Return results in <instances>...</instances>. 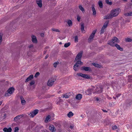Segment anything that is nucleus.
I'll return each instance as SVG.
<instances>
[{
	"instance_id": "1",
	"label": "nucleus",
	"mask_w": 132,
	"mask_h": 132,
	"mask_svg": "<svg viewBox=\"0 0 132 132\" xmlns=\"http://www.w3.org/2000/svg\"><path fill=\"white\" fill-rule=\"evenodd\" d=\"M121 10L119 8L111 10L110 14H108L104 18V19H110L112 18L113 17L118 16L121 12Z\"/></svg>"
},
{
	"instance_id": "2",
	"label": "nucleus",
	"mask_w": 132,
	"mask_h": 132,
	"mask_svg": "<svg viewBox=\"0 0 132 132\" xmlns=\"http://www.w3.org/2000/svg\"><path fill=\"white\" fill-rule=\"evenodd\" d=\"M56 80V79L55 78H50L47 81V85L50 87L52 86Z\"/></svg>"
},
{
	"instance_id": "3",
	"label": "nucleus",
	"mask_w": 132,
	"mask_h": 132,
	"mask_svg": "<svg viewBox=\"0 0 132 132\" xmlns=\"http://www.w3.org/2000/svg\"><path fill=\"white\" fill-rule=\"evenodd\" d=\"M14 88H13L11 87L9 88L7 91L5 93V95L6 96H10L13 92Z\"/></svg>"
},
{
	"instance_id": "4",
	"label": "nucleus",
	"mask_w": 132,
	"mask_h": 132,
	"mask_svg": "<svg viewBox=\"0 0 132 132\" xmlns=\"http://www.w3.org/2000/svg\"><path fill=\"white\" fill-rule=\"evenodd\" d=\"M38 112V110H35L31 112L28 115L30 116V117L33 118L35 115L37 114Z\"/></svg>"
},
{
	"instance_id": "5",
	"label": "nucleus",
	"mask_w": 132,
	"mask_h": 132,
	"mask_svg": "<svg viewBox=\"0 0 132 132\" xmlns=\"http://www.w3.org/2000/svg\"><path fill=\"white\" fill-rule=\"evenodd\" d=\"M102 91V87H96V88L95 90V91L93 92V93L94 94H99L101 93Z\"/></svg>"
},
{
	"instance_id": "6",
	"label": "nucleus",
	"mask_w": 132,
	"mask_h": 132,
	"mask_svg": "<svg viewBox=\"0 0 132 132\" xmlns=\"http://www.w3.org/2000/svg\"><path fill=\"white\" fill-rule=\"evenodd\" d=\"M83 51H81L76 56L75 61H77L78 60H80L82 56Z\"/></svg>"
},
{
	"instance_id": "7",
	"label": "nucleus",
	"mask_w": 132,
	"mask_h": 132,
	"mask_svg": "<svg viewBox=\"0 0 132 132\" xmlns=\"http://www.w3.org/2000/svg\"><path fill=\"white\" fill-rule=\"evenodd\" d=\"M94 86H92V89H88L86 91L85 93L86 94L89 95L91 94L92 93V91L94 90Z\"/></svg>"
},
{
	"instance_id": "8",
	"label": "nucleus",
	"mask_w": 132,
	"mask_h": 132,
	"mask_svg": "<svg viewBox=\"0 0 132 132\" xmlns=\"http://www.w3.org/2000/svg\"><path fill=\"white\" fill-rule=\"evenodd\" d=\"M96 30H93L88 38L89 40H92L93 39L95 34L96 32Z\"/></svg>"
},
{
	"instance_id": "9",
	"label": "nucleus",
	"mask_w": 132,
	"mask_h": 132,
	"mask_svg": "<svg viewBox=\"0 0 132 132\" xmlns=\"http://www.w3.org/2000/svg\"><path fill=\"white\" fill-rule=\"evenodd\" d=\"M81 70H84L86 71H91V69L90 68L88 67H82L81 68Z\"/></svg>"
},
{
	"instance_id": "10",
	"label": "nucleus",
	"mask_w": 132,
	"mask_h": 132,
	"mask_svg": "<svg viewBox=\"0 0 132 132\" xmlns=\"http://www.w3.org/2000/svg\"><path fill=\"white\" fill-rule=\"evenodd\" d=\"M23 114L18 115L14 118V121H16L17 120L20 119L21 118L23 117Z\"/></svg>"
},
{
	"instance_id": "11",
	"label": "nucleus",
	"mask_w": 132,
	"mask_h": 132,
	"mask_svg": "<svg viewBox=\"0 0 132 132\" xmlns=\"http://www.w3.org/2000/svg\"><path fill=\"white\" fill-rule=\"evenodd\" d=\"M42 0H36V3L40 7H42Z\"/></svg>"
},
{
	"instance_id": "12",
	"label": "nucleus",
	"mask_w": 132,
	"mask_h": 132,
	"mask_svg": "<svg viewBox=\"0 0 132 132\" xmlns=\"http://www.w3.org/2000/svg\"><path fill=\"white\" fill-rule=\"evenodd\" d=\"M92 9L93 12V14L94 15H95L96 14V11L94 7V4H92Z\"/></svg>"
},
{
	"instance_id": "13",
	"label": "nucleus",
	"mask_w": 132,
	"mask_h": 132,
	"mask_svg": "<svg viewBox=\"0 0 132 132\" xmlns=\"http://www.w3.org/2000/svg\"><path fill=\"white\" fill-rule=\"evenodd\" d=\"M34 78V76L32 75H30L26 79L25 82H27L31 80Z\"/></svg>"
},
{
	"instance_id": "14",
	"label": "nucleus",
	"mask_w": 132,
	"mask_h": 132,
	"mask_svg": "<svg viewBox=\"0 0 132 132\" xmlns=\"http://www.w3.org/2000/svg\"><path fill=\"white\" fill-rule=\"evenodd\" d=\"M12 130L11 127H9L8 128L5 127L3 129V130L5 132H11Z\"/></svg>"
},
{
	"instance_id": "15",
	"label": "nucleus",
	"mask_w": 132,
	"mask_h": 132,
	"mask_svg": "<svg viewBox=\"0 0 132 132\" xmlns=\"http://www.w3.org/2000/svg\"><path fill=\"white\" fill-rule=\"evenodd\" d=\"M80 66L79 65L75 64L73 66V69L75 71H77L78 70L79 67Z\"/></svg>"
},
{
	"instance_id": "16",
	"label": "nucleus",
	"mask_w": 132,
	"mask_h": 132,
	"mask_svg": "<svg viewBox=\"0 0 132 132\" xmlns=\"http://www.w3.org/2000/svg\"><path fill=\"white\" fill-rule=\"evenodd\" d=\"M115 46L116 47L117 49L119 50L122 51H123V48H122L118 44H115Z\"/></svg>"
},
{
	"instance_id": "17",
	"label": "nucleus",
	"mask_w": 132,
	"mask_h": 132,
	"mask_svg": "<svg viewBox=\"0 0 132 132\" xmlns=\"http://www.w3.org/2000/svg\"><path fill=\"white\" fill-rule=\"evenodd\" d=\"M81 29L82 32L83 33H85V31L84 30V23H81Z\"/></svg>"
},
{
	"instance_id": "18",
	"label": "nucleus",
	"mask_w": 132,
	"mask_h": 132,
	"mask_svg": "<svg viewBox=\"0 0 132 132\" xmlns=\"http://www.w3.org/2000/svg\"><path fill=\"white\" fill-rule=\"evenodd\" d=\"M50 118L51 116L50 115H48L47 116L45 120V122L47 123L49 121H50Z\"/></svg>"
},
{
	"instance_id": "19",
	"label": "nucleus",
	"mask_w": 132,
	"mask_h": 132,
	"mask_svg": "<svg viewBox=\"0 0 132 132\" xmlns=\"http://www.w3.org/2000/svg\"><path fill=\"white\" fill-rule=\"evenodd\" d=\"M55 128L54 126L53 125L50 126L49 127V130L52 132L55 131L54 130Z\"/></svg>"
},
{
	"instance_id": "20",
	"label": "nucleus",
	"mask_w": 132,
	"mask_h": 132,
	"mask_svg": "<svg viewBox=\"0 0 132 132\" xmlns=\"http://www.w3.org/2000/svg\"><path fill=\"white\" fill-rule=\"evenodd\" d=\"M82 97V95L80 94H79L76 95V98L77 100H80L81 99Z\"/></svg>"
},
{
	"instance_id": "21",
	"label": "nucleus",
	"mask_w": 132,
	"mask_h": 132,
	"mask_svg": "<svg viewBox=\"0 0 132 132\" xmlns=\"http://www.w3.org/2000/svg\"><path fill=\"white\" fill-rule=\"evenodd\" d=\"M32 41H37L36 37L34 35H32L31 36Z\"/></svg>"
},
{
	"instance_id": "22",
	"label": "nucleus",
	"mask_w": 132,
	"mask_h": 132,
	"mask_svg": "<svg viewBox=\"0 0 132 132\" xmlns=\"http://www.w3.org/2000/svg\"><path fill=\"white\" fill-rule=\"evenodd\" d=\"M120 40L116 37H114L111 40V41H119Z\"/></svg>"
},
{
	"instance_id": "23",
	"label": "nucleus",
	"mask_w": 132,
	"mask_h": 132,
	"mask_svg": "<svg viewBox=\"0 0 132 132\" xmlns=\"http://www.w3.org/2000/svg\"><path fill=\"white\" fill-rule=\"evenodd\" d=\"M109 21L108 20L106 21L104 23L103 27L105 28H106L109 23Z\"/></svg>"
},
{
	"instance_id": "24",
	"label": "nucleus",
	"mask_w": 132,
	"mask_h": 132,
	"mask_svg": "<svg viewBox=\"0 0 132 132\" xmlns=\"http://www.w3.org/2000/svg\"><path fill=\"white\" fill-rule=\"evenodd\" d=\"M75 62H77L76 64L78 65H79L80 66L83 64V63L80 60H77V61H75Z\"/></svg>"
},
{
	"instance_id": "25",
	"label": "nucleus",
	"mask_w": 132,
	"mask_h": 132,
	"mask_svg": "<svg viewBox=\"0 0 132 132\" xmlns=\"http://www.w3.org/2000/svg\"><path fill=\"white\" fill-rule=\"evenodd\" d=\"M66 22L68 23L69 26H71L72 25V21L70 20H68V21H66Z\"/></svg>"
},
{
	"instance_id": "26",
	"label": "nucleus",
	"mask_w": 132,
	"mask_h": 132,
	"mask_svg": "<svg viewBox=\"0 0 132 132\" xmlns=\"http://www.w3.org/2000/svg\"><path fill=\"white\" fill-rule=\"evenodd\" d=\"M73 115V113L71 111L68 114L67 116L69 118H70Z\"/></svg>"
},
{
	"instance_id": "27",
	"label": "nucleus",
	"mask_w": 132,
	"mask_h": 132,
	"mask_svg": "<svg viewBox=\"0 0 132 132\" xmlns=\"http://www.w3.org/2000/svg\"><path fill=\"white\" fill-rule=\"evenodd\" d=\"M108 44L112 47L114 46L115 45L114 42H108Z\"/></svg>"
},
{
	"instance_id": "28",
	"label": "nucleus",
	"mask_w": 132,
	"mask_h": 132,
	"mask_svg": "<svg viewBox=\"0 0 132 132\" xmlns=\"http://www.w3.org/2000/svg\"><path fill=\"white\" fill-rule=\"evenodd\" d=\"M83 78L85 79H90V77L89 76V75H87V74H84L83 76Z\"/></svg>"
},
{
	"instance_id": "29",
	"label": "nucleus",
	"mask_w": 132,
	"mask_h": 132,
	"mask_svg": "<svg viewBox=\"0 0 132 132\" xmlns=\"http://www.w3.org/2000/svg\"><path fill=\"white\" fill-rule=\"evenodd\" d=\"M79 9L82 12L84 13V12H85V10L84 8L81 5H80L79 6Z\"/></svg>"
},
{
	"instance_id": "30",
	"label": "nucleus",
	"mask_w": 132,
	"mask_h": 132,
	"mask_svg": "<svg viewBox=\"0 0 132 132\" xmlns=\"http://www.w3.org/2000/svg\"><path fill=\"white\" fill-rule=\"evenodd\" d=\"M124 15L125 16H132V12H131L125 13L124 14Z\"/></svg>"
},
{
	"instance_id": "31",
	"label": "nucleus",
	"mask_w": 132,
	"mask_h": 132,
	"mask_svg": "<svg viewBox=\"0 0 132 132\" xmlns=\"http://www.w3.org/2000/svg\"><path fill=\"white\" fill-rule=\"evenodd\" d=\"M98 4L100 7V8H102L103 7V4L102 2L101 1H99L98 2Z\"/></svg>"
},
{
	"instance_id": "32",
	"label": "nucleus",
	"mask_w": 132,
	"mask_h": 132,
	"mask_svg": "<svg viewBox=\"0 0 132 132\" xmlns=\"http://www.w3.org/2000/svg\"><path fill=\"white\" fill-rule=\"evenodd\" d=\"M92 64L95 67H100L99 66H100L99 64L95 63H92Z\"/></svg>"
},
{
	"instance_id": "33",
	"label": "nucleus",
	"mask_w": 132,
	"mask_h": 132,
	"mask_svg": "<svg viewBox=\"0 0 132 132\" xmlns=\"http://www.w3.org/2000/svg\"><path fill=\"white\" fill-rule=\"evenodd\" d=\"M61 96L63 98H69L68 95L67 94L63 95Z\"/></svg>"
},
{
	"instance_id": "34",
	"label": "nucleus",
	"mask_w": 132,
	"mask_h": 132,
	"mask_svg": "<svg viewBox=\"0 0 132 132\" xmlns=\"http://www.w3.org/2000/svg\"><path fill=\"white\" fill-rule=\"evenodd\" d=\"M105 29V28H104V27H102L101 28V30L100 31V34H102L104 33V29Z\"/></svg>"
},
{
	"instance_id": "35",
	"label": "nucleus",
	"mask_w": 132,
	"mask_h": 132,
	"mask_svg": "<svg viewBox=\"0 0 132 132\" xmlns=\"http://www.w3.org/2000/svg\"><path fill=\"white\" fill-rule=\"evenodd\" d=\"M70 42H68L67 43L65 44L64 46L65 47H67L69 46L70 45Z\"/></svg>"
},
{
	"instance_id": "36",
	"label": "nucleus",
	"mask_w": 132,
	"mask_h": 132,
	"mask_svg": "<svg viewBox=\"0 0 132 132\" xmlns=\"http://www.w3.org/2000/svg\"><path fill=\"white\" fill-rule=\"evenodd\" d=\"M105 2L107 4L109 5H111L112 4V2H110L109 0H106Z\"/></svg>"
},
{
	"instance_id": "37",
	"label": "nucleus",
	"mask_w": 132,
	"mask_h": 132,
	"mask_svg": "<svg viewBox=\"0 0 132 132\" xmlns=\"http://www.w3.org/2000/svg\"><path fill=\"white\" fill-rule=\"evenodd\" d=\"M128 78L129 81L130 82H132V75L129 76Z\"/></svg>"
},
{
	"instance_id": "38",
	"label": "nucleus",
	"mask_w": 132,
	"mask_h": 132,
	"mask_svg": "<svg viewBox=\"0 0 132 132\" xmlns=\"http://www.w3.org/2000/svg\"><path fill=\"white\" fill-rule=\"evenodd\" d=\"M77 75H78L79 76H81V77H83V76L84 75V74H83L82 73H77Z\"/></svg>"
},
{
	"instance_id": "39",
	"label": "nucleus",
	"mask_w": 132,
	"mask_h": 132,
	"mask_svg": "<svg viewBox=\"0 0 132 132\" xmlns=\"http://www.w3.org/2000/svg\"><path fill=\"white\" fill-rule=\"evenodd\" d=\"M125 41H132V39L130 38H127L125 39Z\"/></svg>"
},
{
	"instance_id": "40",
	"label": "nucleus",
	"mask_w": 132,
	"mask_h": 132,
	"mask_svg": "<svg viewBox=\"0 0 132 132\" xmlns=\"http://www.w3.org/2000/svg\"><path fill=\"white\" fill-rule=\"evenodd\" d=\"M59 64V62H55L54 64V67L55 68L56 67V66H57V65L58 64Z\"/></svg>"
},
{
	"instance_id": "41",
	"label": "nucleus",
	"mask_w": 132,
	"mask_h": 132,
	"mask_svg": "<svg viewBox=\"0 0 132 132\" xmlns=\"http://www.w3.org/2000/svg\"><path fill=\"white\" fill-rule=\"evenodd\" d=\"M39 74L40 73L39 72H36L34 76L36 78L39 75Z\"/></svg>"
},
{
	"instance_id": "42",
	"label": "nucleus",
	"mask_w": 132,
	"mask_h": 132,
	"mask_svg": "<svg viewBox=\"0 0 132 132\" xmlns=\"http://www.w3.org/2000/svg\"><path fill=\"white\" fill-rule=\"evenodd\" d=\"M52 30L53 31H55L56 32H59L60 31L58 29H55L54 28H53L52 29Z\"/></svg>"
},
{
	"instance_id": "43",
	"label": "nucleus",
	"mask_w": 132,
	"mask_h": 132,
	"mask_svg": "<svg viewBox=\"0 0 132 132\" xmlns=\"http://www.w3.org/2000/svg\"><path fill=\"white\" fill-rule=\"evenodd\" d=\"M77 19L78 21H80L81 19L79 15H78L77 16Z\"/></svg>"
},
{
	"instance_id": "44",
	"label": "nucleus",
	"mask_w": 132,
	"mask_h": 132,
	"mask_svg": "<svg viewBox=\"0 0 132 132\" xmlns=\"http://www.w3.org/2000/svg\"><path fill=\"white\" fill-rule=\"evenodd\" d=\"M19 128L18 127H16L14 129V132H18L19 130Z\"/></svg>"
},
{
	"instance_id": "45",
	"label": "nucleus",
	"mask_w": 132,
	"mask_h": 132,
	"mask_svg": "<svg viewBox=\"0 0 132 132\" xmlns=\"http://www.w3.org/2000/svg\"><path fill=\"white\" fill-rule=\"evenodd\" d=\"M35 83V82L34 81H32L30 83V86H32V85L34 84Z\"/></svg>"
},
{
	"instance_id": "46",
	"label": "nucleus",
	"mask_w": 132,
	"mask_h": 132,
	"mask_svg": "<svg viewBox=\"0 0 132 132\" xmlns=\"http://www.w3.org/2000/svg\"><path fill=\"white\" fill-rule=\"evenodd\" d=\"M117 128V127L116 125H114L112 126V129L113 130L116 129Z\"/></svg>"
},
{
	"instance_id": "47",
	"label": "nucleus",
	"mask_w": 132,
	"mask_h": 132,
	"mask_svg": "<svg viewBox=\"0 0 132 132\" xmlns=\"http://www.w3.org/2000/svg\"><path fill=\"white\" fill-rule=\"evenodd\" d=\"M10 26L9 27V25H7V26L6 28H9V29H11L12 27V25H11V24H10Z\"/></svg>"
},
{
	"instance_id": "48",
	"label": "nucleus",
	"mask_w": 132,
	"mask_h": 132,
	"mask_svg": "<svg viewBox=\"0 0 132 132\" xmlns=\"http://www.w3.org/2000/svg\"><path fill=\"white\" fill-rule=\"evenodd\" d=\"M78 37L77 36H76L75 37V41H78Z\"/></svg>"
},
{
	"instance_id": "49",
	"label": "nucleus",
	"mask_w": 132,
	"mask_h": 132,
	"mask_svg": "<svg viewBox=\"0 0 132 132\" xmlns=\"http://www.w3.org/2000/svg\"><path fill=\"white\" fill-rule=\"evenodd\" d=\"M26 101L24 100H21V103L22 104H25L26 103Z\"/></svg>"
},
{
	"instance_id": "50",
	"label": "nucleus",
	"mask_w": 132,
	"mask_h": 132,
	"mask_svg": "<svg viewBox=\"0 0 132 132\" xmlns=\"http://www.w3.org/2000/svg\"><path fill=\"white\" fill-rule=\"evenodd\" d=\"M3 36V35L2 34H0V41H2Z\"/></svg>"
},
{
	"instance_id": "51",
	"label": "nucleus",
	"mask_w": 132,
	"mask_h": 132,
	"mask_svg": "<svg viewBox=\"0 0 132 132\" xmlns=\"http://www.w3.org/2000/svg\"><path fill=\"white\" fill-rule=\"evenodd\" d=\"M101 110L102 111H103L104 112L106 113L108 112V111H107L105 110H104L103 109H102Z\"/></svg>"
},
{
	"instance_id": "52",
	"label": "nucleus",
	"mask_w": 132,
	"mask_h": 132,
	"mask_svg": "<svg viewBox=\"0 0 132 132\" xmlns=\"http://www.w3.org/2000/svg\"><path fill=\"white\" fill-rule=\"evenodd\" d=\"M119 76H121V75H122L123 74V73L122 72H120L119 73Z\"/></svg>"
},
{
	"instance_id": "53",
	"label": "nucleus",
	"mask_w": 132,
	"mask_h": 132,
	"mask_svg": "<svg viewBox=\"0 0 132 132\" xmlns=\"http://www.w3.org/2000/svg\"><path fill=\"white\" fill-rule=\"evenodd\" d=\"M33 45L32 44H31L29 46V48H31V47H33Z\"/></svg>"
},
{
	"instance_id": "54",
	"label": "nucleus",
	"mask_w": 132,
	"mask_h": 132,
	"mask_svg": "<svg viewBox=\"0 0 132 132\" xmlns=\"http://www.w3.org/2000/svg\"><path fill=\"white\" fill-rule=\"evenodd\" d=\"M49 55L48 54H47L45 57V59H47Z\"/></svg>"
},
{
	"instance_id": "55",
	"label": "nucleus",
	"mask_w": 132,
	"mask_h": 132,
	"mask_svg": "<svg viewBox=\"0 0 132 132\" xmlns=\"http://www.w3.org/2000/svg\"><path fill=\"white\" fill-rule=\"evenodd\" d=\"M40 35L42 37H44V33H42Z\"/></svg>"
},
{
	"instance_id": "56",
	"label": "nucleus",
	"mask_w": 132,
	"mask_h": 132,
	"mask_svg": "<svg viewBox=\"0 0 132 132\" xmlns=\"http://www.w3.org/2000/svg\"><path fill=\"white\" fill-rule=\"evenodd\" d=\"M96 100L97 101H99V99L98 97H96Z\"/></svg>"
},
{
	"instance_id": "57",
	"label": "nucleus",
	"mask_w": 132,
	"mask_h": 132,
	"mask_svg": "<svg viewBox=\"0 0 132 132\" xmlns=\"http://www.w3.org/2000/svg\"><path fill=\"white\" fill-rule=\"evenodd\" d=\"M70 128L71 129H73V126H70Z\"/></svg>"
},
{
	"instance_id": "58",
	"label": "nucleus",
	"mask_w": 132,
	"mask_h": 132,
	"mask_svg": "<svg viewBox=\"0 0 132 132\" xmlns=\"http://www.w3.org/2000/svg\"><path fill=\"white\" fill-rule=\"evenodd\" d=\"M116 76H119V73H116Z\"/></svg>"
},
{
	"instance_id": "59",
	"label": "nucleus",
	"mask_w": 132,
	"mask_h": 132,
	"mask_svg": "<svg viewBox=\"0 0 132 132\" xmlns=\"http://www.w3.org/2000/svg\"><path fill=\"white\" fill-rule=\"evenodd\" d=\"M47 51H44V54H45L46 52H47Z\"/></svg>"
},
{
	"instance_id": "60",
	"label": "nucleus",
	"mask_w": 132,
	"mask_h": 132,
	"mask_svg": "<svg viewBox=\"0 0 132 132\" xmlns=\"http://www.w3.org/2000/svg\"><path fill=\"white\" fill-rule=\"evenodd\" d=\"M6 114H4V118H5L6 117Z\"/></svg>"
},
{
	"instance_id": "61",
	"label": "nucleus",
	"mask_w": 132,
	"mask_h": 132,
	"mask_svg": "<svg viewBox=\"0 0 132 132\" xmlns=\"http://www.w3.org/2000/svg\"><path fill=\"white\" fill-rule=\"evenodd\" d=\"M3 102L2 101H0V106L1 105V104H2V103Z\"/></svg>"
},
{
	"instance_id": "62",
	"label": "nucleus",
	"mask_w": 132,
	"mask_h": 132,
	"mask_svg": "<svg viewBox=\"0 0 132 132\" xmlns=\"http://www.w3.org/2000/svg\"><path fill=\"white\" fill-rule=\"evenodd\" d=\"M34 42V43H37V42Z\"/></svg>"
},
{
	"instance_id": "63",
	"label": "nucleus",
	"mask_w": 132,
	"mask_h": 132,
	"mask_svg": "<svg viewBox=\"0 0 132 132\" xmlns=\"http://www.w3.org/2000/svg\"><path fill=\"white\" fill-rule=\"evenodd\" d=\"M59 44H62V43H61V42H60V43H59Z\"/></svg>"
},
{
	"instance_id": "64",
	"label": "nucleus",
	"mask_w": 132,
	"mask_h": 132,
	"mask_svg": "<svg viewBox=\"0 0 132 132\" xmlns=\"http://www.w3.org/2000/svg\"><path fill=\"white\" fill-rule=\"evenodd\" d=\"M113 98L114 99H116V97H113Z\"/></svg>"
}]
</instances>
